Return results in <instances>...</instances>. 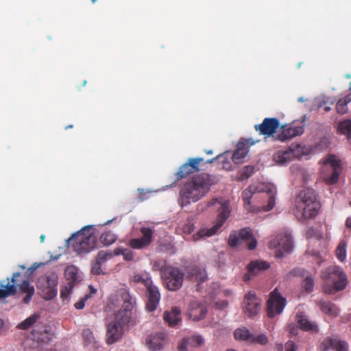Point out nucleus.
<instances>
[{
  "label": "nucleus",
  "mask_w": 351,
  "mask_h": 351,
  "mask_svg": "<svg viewBox=\"0 0 351 351\" xmlns=\"http://www.w3.org/2000/svg\"><path fill=\"white\" fill-rule=\"evenodd\" d=\"M268 342L267 337L264 334H261L257 337L254 336V340L252 343H257L261 345H265Z\"/></svg>",
  "instance_id": "obj_50"
},
{
  "label": "nucleus",
  "mask_w": 351,
  "mask_h": 351,
  "mask_svg": "<svg viewBox=\"0 0 351 351\" xmlns=\"http://www.w3.org/2000/svg\"><path fill=\"white\" fill-rule=\"evenodd\" d=\"M280 126L277 118H265L261 124L256 125L254 128L259 134L270 136L273 135Z\"/></svg>",
  "instance_id": "obj_15"
},
{
  "label": "nucleus",
  "mask_w": 351,
  "mask_h": 351,
  "mask_svg": "<svg viewBox=\"0 0 351 351\" xmlns=\"http://www.w3.org/2000/svg\"><path fill=\"white\" fill-rule=\"evenodd\" d=\"M101 265L102 264L101 263L95 260V261L93 263L91 272L95 275H99L102 274Z\"/></svg>",
  "instance_id": "obj_51"
},
{
  "label": "nucleus",
  "mask_w": 351,
  "mask_h": 351,
  "mask_svg": "<svg viewBox=\"0 0 351 351\" xmlns=\"http://www.w3.org/2000/svg\"><path fill=\"white\" fill-rule=\"evenodd\" d=\"M217 182L216 177L206 173L193 176L191 180L180 189L178 204L184 207L198 202L209 192L211 186Z\"/></svg>",
  "instance_id": "obj_2"
},
{
  "label": "nucleus",
  "mask_w": 351,
  "mask_h": 351,
  "mask_svg": "<svg viewBox=\"0 0 351 351\" xmlns=\"http://www.w3.org/2000/svg\"><path fill=\"white\" fill-rule=\"evenodd\" d=\"M234 335L236 339L245 341L248 343H252L254 340V335L245 327L237 328L234 331Z\"/></svg>",
  "instance_id": "obj_27"
},
{
  "label": "nucleus",
  "mask_w": 351,
  "mask_h": 351,
  "mask_svg": "<svg viewBox=\"0 0 351 351\" xmlns=\"http://www.w3.org/2000/svg\"><path fill=\"white\" fill-rule=\"evenodd\" d=\"M343 100L347 104L351 101V94L348 95L344 98L341 99Z\"/></svg>",
  "instance_id": "obj_60"
},
{
  "label": "nucleus",
  "mask_w": 351,
  "mask_h": 351,
  "mask_svg": "<svg viewBox=\"0 0 351 351\" xmlns=\"http://www.w3.org/2000/svg\"><path fill=\"white\" fill-rule=\"evenodd\" d=\"M298 351V346L293 341H288L283 345L281 343H276L275 344V351Z\"/></svg>",
  "instance_id": "obj_32"
},
{
  "label": "nucleus",
  "mask_w": 351,
  "mask_h": 351,
  "mask_svg": "<svg viewBox=\"0 0 351 351\" xmlns=\"http://www.w3.org/2000/svg\"><path fill=\"white\" fill-rule=\"evenodd\" d=\"M58 276L52 273L45 278L46 287L43 290V298L47 300H52L57 295Z\"/></svg>",
  "instance_id": "obj_18"
},
{
  "label": "nucleus",
  "mask_w": 351,
  "mask_h": 351,
  "mask_svg": "<svg viewBox=\"0 0 351 351\" xmlns=\"http://www.w3.org/2000/svg\"><path fill=\"white\" fill-rule=\"evenodd\" d=\"M83 339H84L85 343L88 344H91L95 341V337L93 336V332L90 329H85L82 332Z\"/></svg>",
  "instance_id": "obj_45"
},
{
  "label": "nucleus",
  "mask_w": 351,
  "mask_h": 351,
  "mask_svg": "<svg viewBox=\"0 0 351 351\" xmlns=\"http://www.w3.org/2000/svg\"><path fill=\"white\" fill-rule=\"evenodd\" d=\"M330 110H331V108H330V107H329V106H326V107L324 108V111H325V112H329Z\"/></svg>",
  "instance_id": "obj_64"
},
{
  "label": "nucleus",
  "mask_w": 351,
  "mask_h": 351,
  "mask_svg": "<svg viewBox=\"0 0 351 351\" xmlns=\"http://www.w3.org/2000/svg\"><path fill=\"white\" fill-rule=\"evenodd\" d=\"M255 142L251 139L240 141L237 146V149L232 156V159L235 164H241L248 153V148L253 145Z\"/></svg>",
  "instance_id": "obj_17"
},
{
  "label": "nucleus",
  "mask_w": 351,
  "mask_h": 351,
  "mask_svg": "<svg viewBox=\"0 0 351 351\" xmlns=\"http://www.w3.org/2000/svg\"><path fill=\"white\" fill-rule=\"evenodd\" d=\"M140 232L143 235L141 238L143 239L148 245H149L153 240V230L150 228L142 227L140 229Z\"/></svg>",
  "instance_id": "obj_36"
},
{
  "label": "nucleus",
  "mask_w": 351,
  "mask_h": 351,
  "mask_svg": "<svg viewBox=\"0 0 351 351\" xmlns=\"http://www.w3.org/2000/svg\"><path fill=\"white\" fill-rule=\"evenodd\" d=\"M334 350L336 351H348V344L345 341H337Z\"/></svg>",
  "instance_id": "obj_53"
},
{
  "label": "nucleus",
  "mask_w": 351,
  "mask_h": 351,
  "mask_svg": "<svg viewBox=\"0 0 351 351\" xmlns=\"http://www.w3.org/2000/svg\"><path fill=\"white\" fill-rule=\"evenodd\" d=\"M189 341L190 343H194L196 346H199L204 343V339L201 335L192 336L191 338H189Z\"/></svg>",
  "instance_id": "obj_52"
},
{
  "label": "nucleus",
  "mask_w": 351,
  "mask_h": 351,
  "mask_svg": "<svg viewBox=\"0 0 351 351\" xmlns=\"http://www.w3.org/2000/svg\"><path fill=\"white\" fill-rule=\"evenodd\" d=\"M221 168L223 169L229 171L232 169V165L231 162L228 160H222V166Z\"/></svg>",
  "instance_id": "obj_58"
},
{
  "label": "nucleus",
  "mask_w": 351,
  "mask_h": 351,
  "mask_svg": "<svg viewBox=\"0 0 351 351\" xmlns=\"http://www.w3.org/2000/svg\"><path fill=\"white\" fill-rule=\"evenodd\" d=\"M302 287L306 292H311L314 287V281L312 277L306 276L302 282Z\"/></svg>",
  "instance_id": "obj_42"
},
{
  "label": "nucleus",
  "mask_w": 351,
  "mask_h": 351,
  "mask_svg": "<svg viewBox=\"0 0 351 351\" xmlns=\"http://www.w3.org/2000/svg\"><path fill=\"white\" fill-rule=\"evenodd\" d=\"M69 242L77 254L88 253L97 243V236L92 226H86L69 239Z\"/></svg>",
  "instance_id": "obj_7"
},
{
  "label": "nucleus",
  "mask_w": 351,
  "mask_h": 351,
  "mask_svg": "<svg viewBox=\"0 0 351 351\" xmlns=\"http://www.w3.org/2000/svg\"><path fill=\"white\" fill-rule=\"evenodd\" d=\"M145 288L146 296L147 298L145 308L148 312H153L156 309L159 304L160 293L158 287L154 285L152 281L145 282Z\"/></svg>",
  "instance_id": "obj_12"
},
{
  "label": "nucleus",
  "mask_w": 351,
  "mask_h": 351,
  "mask_svg": "<svg viewBox=\"0 0 351 351\" xmlns=\"http://www.w3.org/2000/svg\"><path fill=\"white\" fill-rule=\"evenodd\" d=\"M319 306L322 311L328 315L335 317L339 313L338 308L329 301L320 300Z\"/></svg>",
  "instance_id": "obj_26"
},
{
  "label": "nucleus",
  "mask_w": 351,
  "mask_h": 351,
  "mask_svg": "<svg viewBox=\"0 0 351 351\" xmlns=\"http://www.w3.org/2000/svg\"><path fill=\"white\" fill-rule=\"evenodd\" d=\"M346 226L348 228H351V217H348L346 221Z\"/></svg>",
  "instance_id": "obj_61"
},
{
  "label": "nucleus",
  "mask_w": 351,
  "mask_h": 351,
  "mask_svg": "<svg viewBox=\"0 0 351 351\" xmlns=\"http://www.w3.org/2000/svg\"><path fill=\"white\" fill-rule=\"evenodd\" d=\"M241 241L239 234L237 232H232L228 238V245L235 247L240 245Z\"/></svg>",
  "instance_id": "obj_41"
},
{
  "label": "nucleus",
  "mask_w": 351,
  "mask_h": 351,
  "mask_svg": "<svg viewBox=\"0 0 351 351\" xmlns=\"http://www.w3.org/2000/svg\"><path fill=\"white\" fill-rule=\"evenodd\" d=\"M219 204V215L217 219L216 224L211 228H204L200 229L197 233L193 235L195 241L201 238L211 237L217 233L221 228L226 221L230 216V204L227 202H221L218 198H214L208 202H204L197 205V209L199 211H203L204 209L213 206L215 204Z\"/></svg>",
  "instance_id": "obj_4"
},
{
  "label": "nucleus",
  "mask_w": 351,
  "mask_h": 351,
  "mask_svg": "<svg viewBox=\"0 0 351 351\" xmlns=\"http://www.w3.org/2000/svg\"><path fill=\"white\" fill-rule=\"evenodd\" d=\"M40 351H56V350L54 349H52V348H45V349H42Z\"/></svg>",
  "instance_id": "obj_62"
},
{
  "label": "nucleus",
  "mask_w": 351,
  "mask_h": 351,
  "mask_svg": "<svg viewBox=\"0 0 351 351\" xmlns=\"http://www.w3.org/2000/svg\"><path fill=\"white\" fill-rule=\"evenodd\" d=\"M21 276L19 272L14 273L11 278L10 284V278H7V282L5 283L4 280L0 281V300L6 298L11 295H14L18 293L25 294L23 298L24 304H28L31 301L33 295H34L35 289L34 286L31 285L28 280H23L20 284H18L19 280L17 278Z\"/></svg>",
  "instance_id": "obj_5"
},
{
  "label": "nucleus",
  "mask_w": 351,
  "mask_h": 351,
  "mask_svg": "<svg viewBox=\"0 0 351 351\" xmlns=\"http://www.w3.org/2000/svg\"><path fill=\"white\" fill-rule=\"evenodd\" d=\"M112 256V252L101 250L98 252L96 260L103 264L106 260L111 258Z\"/></svg>",
  "instance_id": "obj_43"
},
{
  "label": "nucleus",
  "mask_w": 351,
  "mask_h": 351,
  "mask_svg": "<svg viewBox=\"0 0 351 351\" xmlns=\"http://www.w3.org/2000/svg\"><path fill=\"white\" fill-rule=\"evenodd\" d=\"M303 133V125H296L295 123H293L291 125H285L282 128V132L278 135V139L281 141H285L297 136H300Z\"/></svg>",
  "instance_id": "obj_19"
},
{
  "label": "nucleus",
  "mask_w": 351,
  "mask_h": 351,
  "mask_svg": "<svg viewBox=\"0 0 351 351\" xmlns=\"http://www.w3.org/2000/svg\"><path fill=\"white\" fill-rule=\"evenodd\" d=\"M166 336L163 332H158L149 335L146 338V344L152 351L160 350L166 343Z\"/></svg>",
  "instance_id": "obj_20"
},
{
  "label": "nucleus",
  "mask_w": 351,
  "mask_h": 351,
  "mask_svg": "<svg viewBox=\"0 0 351 351\" xmlns=\"http://www.w3.org/2000/svg\"><path fill=\"white\" fill-rule=\"evenodd\" d=\"M87 298H88V295H86L85 298H84L81 299L80 300H79L78 302H77L74 305L75 307L77 309H82L84 307L85 302L87 300Z\"/></svg>",
  "instance_id": "obj_57"
},
{
  "label": "nucleus",
  "mask_w": 351,
  "mask_h": 351,
  "mask_svg": "<svg viewBox=\"0 0 351 351\" xmlns=\"http://www.w3.org/2000/svg\"><path fill=\"white\" fill-rule=\"evenodd\" d=\"M341 169H332V173L331 176L326 179V182L328 184H333L337 182L339 179V175Z\"/></svg>",
  "instance_id": "obj_44"
},
{
  "label": "nucleus",
  "mask_w": 351,
  "mask_h": 351,
  "mask_svg": "<svg viewBox=\"0 0 351 351\" xmlns=\"http://www.w3.org/2000/svg\"><path fill=\"white\" fill-rule=\"evenodd\" d=\"M320 207L315 191L312 189H306L297 195L293 212L299 221H304L315 218Z\"/></svg>",
  "instance_id": "obj_3"
},
{
  "label": "nucleus",
  "mask_w": 351,
  "mask_h": 351,
  "mask_svg": "<svg viewBox=\"0 0 351 351\" xmlns=\"http://www.w3.org/2000/svg\"><path fill=\"white\" fill-rule=\"evenodd\" d=\"M207 311L204 304L194 300L189 304L187 315L189 319L193 321H199L205 317Z\"/></svg>",
  "instance_id": "obj_16"
},
{
  "label": "nucleus",
  "mask_w": 351,
  "mask_h": 351,
  "mask_svg": "<svg viewBox=\"0 0 351 351\" xmlns=\"http://www.w3.org/2000/svg\"><path fill=\"white\" fill-rule=\"evenodd\" d=\"M269 267L267 261H252L247 266L248 272L252 274H257L260 271H265Z\"/></svg>",
  "instance_id": "obj_25"
},
{
  "label": "nucleus",
  "mask_w": 351,
  "mask_h": 351,
  "mask_svg": "<svg viewBox=\"0 0 351 351\" xmlns=\"http://www.w3.org/2000/svg\"><path fill=\"white\" fill-rule=\"evenodd\" d=\"M268 247L270 249L277 250L276 252L277 257H282L284 253H289L292 250L293 241L291 235L286 232L279 233L269 241Z\"/></svg>",
  "instance_id": "obj_9"
},
{
  "label": "nucleus",
  "mask_w": 351,
  "mask_h": 351,
  "mask_svg": "<svg viewBox=\"0 0 351 351\" xmlns=\"http://www.w3.org/2000/svg\"><path fill=\"white\" fill-rule=\"evenodd\" d=\"M223 158V154H219V155H218V156H217V157H215V158H212V159L208 160H207V162H208V163H212V162H213V161H215V160H219V159Z\"/></svg>",
  "instance_id": "obj_59"
},
{
  "label": "nucleus",
  "mask_w": 351,
  "mask_h": 351,
  "mask_svg": "<svg viewBox=\"0 0 351 351\" xmlns=\"http://www.w3.org/2000/svg\"><path fill=\"white\" fill-rule=\"evenodd\" d=\"M295 319L302 330L312 333H317L319 332L317 324L309 320L302 313H298Z\"/></svg>",
  "instance_id": "obj_21"
},
{
  "label": "nucleus",
  "mask_w": 351,
  "mask_h": 351,
  "mask_svg": "<svg viewBox=\"0 0 351 351\" xmlns=\"http://www.w3.org/2000/svg\"><path fill=\"white\" fill-rule=\"evenodd\" d=\"M171 265H168L167 261L163 259L155 261L152 263V270L155 271H160V277L163 276V272L166 271L168 267Z\"/></svg>",
  "instance_id": "obj_33"
},
{
  "label": "nucleus",
  "mask_w": 351,
  "mask_h": 351,
  "mask_svg": "<svg viewBox=\"0 0 351 351\" xmlns=\"http://www.w3.org/2000/svg\"><path fill=\"white\" fill-rule=\"evenodd\" d=\"M131 281L134 282H141L145 287V282H148V281H152L150 277L146 276L144 278L141 274H135L131 278Z\"/></svg>",
  "instance_id": "obj_47"
},
{
  "label": "nucleus",
  "mask_w": 351,
  "mask_h": 351,
  "mask_svg": "<svg viewBox=\"0 0 351 351\" xmlns=\"http://www.w3.org/2000/svg\"><path fill=\"white\" fill-rule=\"evenodd\" d=\"M77 269L74 266L67 267L65 269V276L67 279L74 282L77 280Z\"/></svg>",
  "instance_id": "obj_40"
},
{
  "label": "nucleus",
  "mask_w": 351,
  "mask_h": 351,
  "mask_svg": "<svg viewBox=\"0 0 351 351\" xmlns=\"http://www.w3.org/2000/svg\"><path fill=\"white\" fill-rule=\"evenodd\" d=\"M347 104L341 99H339L336 105V110L337 113L343 114L347 112L348 108Z\"/></svg>",
  "instance_id": "obj_48"
},
{
  "label": "nucleus",
  "mask_w": 351,
  "mask_h": 351,
  "mask_svg": "<svg viewBox=\"0 0 351 351\" xmlns=\"http://www.w3.org/2000/svg\"><path fill=\"white\" fill-rule=\"evenodd\" d=\"M121 302H123L122 308L115 314L114 319L108 324L106 342L110 345L119 341L122 337L123 327L130 322L135 299L131 296L127 289L121 288L110 296L107 307L112 309L118 306Z\"/></svg>",
  "instance_id": "obj_1"
},
{
  "label": "nucleus",
  "mask_w": 351,
  "mask_h": 351,
  "mask_svg": "<svg viewBox=\"0 0 351 351\" xmlns=\"http://www.w3.org/2000/svg\"><path fill=\"white\" fill-rule=\"evenodd\" d=\"M254 171V167L252 166H246L243 168L241 173V177L242 179H247L250 177Z\"/></svg>",
  "instance_id": "obj_49"
},
{
  "label": "nucleus",
  "mask_w": 351,
  "mask_h": 351,
  "mask_svg": "<svg viewBox=\"0 0 351 351\" xmlns=\"http://www.w3.org/2000/svg\"><path fill=\"white\" fill-rule=\"evenodd\" d=\"M293 156L292 152L288 151H278L274 155V160L280 165H285L291 160Z\"/></svg>",
  "instance_id": "obj_28"
},
{
  "label": "nucleus",
  "mask_w": 351,
  "mask_h": 351,
  "mask_svg": "<svg viewBox=\"0 0 351 351\" xmlns=\"http://www.w3.org/2000/svg\"><path fill=\"white\" fill-rule=\"evenodd\" d=\"M39 318L40 315L38 314L34 313L21 322L17 326V328L21 330H27L31 327H34L31 332L33 341L37 342H47L50 340L51 334L45 324L40 322L37 323Z\"/></svg>",
  "instance_id": "obj_8"
},
{
  "label": "nucleus",
  "mask_w": 351,
  "mask_h": 351,
  "mask_svg": "<svg viewBox=\"0 0 351 351\" xmlns=\"http://www.w3.org/2000/svg\"><path fill=\"white\" fill-rule=\"evenodd\" d=\"M337 339L330 337L325 338L320 344V350L322 351H327L328 350H334Z\"/></svg>",
  "instance_id": "obj_37"
},
{
  "label": "nucleus",
  "mask_w": 351,
  "mask_h": 351,
  "mask_svg": "<svg viewBox=\"0 0 351 351\" xmlns=\"http://www.w3.org/2000/svg\"><path fill=\"white\" fill-rule=\"evenodd\" d=\"M324 280L322 289L327 294H334L343 290L347 284L346 274L338 266H330L322 272Z\"/></svg>",
  "instance_id": "obj_6"
},
{
  "label": "nucleus",
  "mask_w": 351,
  "mask_h": 351,
  "mask_svg": "<svg viewBox=\"0 0 351 351\" xmlns=\"http://www.w3.org/2000/svg\"><path fill=\"white\" fill-rule=\"evenodd\" d=\"M325 162L329 164L332 169H341V160L335 155H329Z\"/></svg>",
  "instance_id": "obj_38"
},
{
  "label": "nucleus",
  "mask_w": 351,
  "mask_h": 351,
  "mask_svg": "<svg viewBox=\"0 0 351 351\" xmlns=\"http://www.w3.org/2000/svg\"><path fill=\"white\" fill-rule=\"evenodd\" d=\"M161 278L165 280L169 290L177 291L182 285L184 273L178 267L171 265L163 272V276Z\"/></svg>",
  "instance_id": "obj_10"
},
{
  "label": "nucleus",
  "mask_w": 351,
  "mask_h": 351,
  "mask_svg": "<svg viewBox=\"0 0 351 351\" xmlns=\"http://www.w3.org/2000/svg\"><path fill=\"white\" fill-rule=\"evenodd\" d=\"M243 308L245 313L249 317L258 314L261 309V300L254 291H250L244 296Z\"/></svg>",
  "instance_id": "obj_13"
},
{
  "label": "nucleus",
  "mask_w": 351,
  "mask_h": 351,
  "mask_svg": "<svg viewBox=\"0 0 351 351\" xmlns=\"http://www.w3.org/2000/svg\"><path fill=\"white\" fill-rule=\"evenodd\" d=\"M241 240L249 241L247 247L250 250H254L257 246V241L254 237L252 230L250 228H244L241 229L239 232Z\"/></svg>",
  "instance_id": "obj_24"
},
{
  "label": "nucleus",
  "mask_w": 351,
  "mask_h": 351,
  "mask_svg": "<svg viewBox=\"0 0 351 351\" xmlns=\"http://www.w3.org/2000/svg\"><path fill=\"white\" fill-rule=\"evenodd\" d=\"M286 305V299L282 297L280 293L275 289L270 293L269 299L267 301V315L272 318L280 314Z\"/></svg>",
  "instance_id": "obj_11"
},
{
  "label": "nucleus",
  "mask_w": 351,
  "mask_h": 351,
  "mask_svg": "<svg viewBox=\"0 0 351 351\" xmlns=\"http://www.w3.org/2000/svg\"><path fill=\"white\" fill-rule=\"evenodd\" d=\"M262 189H259V187L255 186H250L247 189L243 191L242 196L245 206H250V199L252 197L253 193H254L256 191H261Z\"/></svg>",
  "instance_id": "obj_31"
},
{
  "label": "nucleus",
  "mask_w": 351,
  "mask_h": 351,
  "mask_svg": "<svg viewBox=\"0 0 351 351\" xmlns=\"http://www.w3.org/2000/svg\"><path fill=\"white\" fill-rule=\"evenodd\" d=\"M190 343L189 339H184L178 345L179 351H186V346Z\"/></svg>",
  "instance_id": "obj_55"
},
{
  "label": "nucleus",
  "mask_w": 351,
  "mask_h": 351,
  "mask_svg": "<svg viewBox=\"0 0 351 351\" xmlns=\"http://www.w3.org/2000/svg\"><path fill=\"white\" fill-rule=\"evenodd\" d=\"M194 221L191 218H188L183 225L182 230L185 234H191V232L194 230Z\"/></svg>",
  "instance_id": "obj_46"
},
{
  "label": "nucleus",
  "mask_w": 351,
  "mask_h": 351,
  "mask_svg": "<svg viewBox=\"0 0 351 351\" xmlns=\"http://www.w3.org/2000/svg\"><path fill=\"white\" fill-rule=\"evenodd\" d=\"M45 236L44 234H42L40 237V242L43 243L45 241Z\"/></svg>",
  "instance_id": "obj_63"
},
{
  "label": "nucleus",
  "mask_w": 351,
  "mask_h": 351,
  "mask_svg": "<svg viewBox=\"0 0 351 351\" xmlns=\"http://www.w3.org/2000/svg\"><path fill=\"white\" fill-rule=\"evenodd\" d=\"M276 191L275 189H269L268 191L265 194L267 198V204L262 206V210L264 211L271 210L275 206L276 204Z\"/></svg>",
  "instance_id": "obj_29"
},
{
  "label": "nucleus",
  "mask_w": 351,
  "mask_h": 351,
  "mask_svg": "<svg viewBox=\"0 0 351 351\" xmlns=\"http://www.w3.org/2000/svg\"><path fill=\"white\" fill-rule=\"evenodd\" d=\"M122 254L126 261H131L133 258V254L129 250H127V249L123 250L122 251Z\"/></svg>",
  "instance_id": "obj_56"
},
{
  "label": "nucleus",
  "mask_w": 351,
  "mask_h": 351,
  "mask_svg": "<svg viewBox=\"0 0 351 351\" xmlns=\"http://www.w3.org/2000/svg\"><path fill=\"white\" fill-rule=\"evenodd\" d=\"M338 131L340 134L346 136L348 140L351 139V120L346 119L341 121L338 125Z\"/></svg>",
  "instance_id": "obj_30"
},
{
  "label": "nucleus",
  "mask_w": 351,
  "mask_h": 351,
  "mask_svg": "<svg viewBox=\"0 0 351 351\" xmlns=\"http://www.w3.org/2000/svg\"><path fill=\"white\" fill-rule=\"evenodd\" d=\"M186 275V277L190 278L191 280L197 282L198 287L200 286L201 283L207 280V274L205 269L199 266H194L189 268Z\"/></svg>",
  "instance_id": "obj_22"
},
{
  "label": "nucleus",
  "mask_w": 351,
  "mask_h": 351,
  "mask_svg": "<svg viewBox=\"0 0 351 351\" xmlns=\"http://www.w3.org/2000/svg\"><path fill=\"white\" fill-rule=\"evenodd\" d=\"M203 161L202 158H192L180 167L176 173V180L186 178L190 174L199 171V165Z\"/></svg>",
  "instance_id": "obj_14"
},
{
  "label": "nucleus",
  "mask_w": 351,
  "mask_h": 351,
  "mask_svg": "<svg viewBox=\"0 0 351 351\" xmlns=\"http://www.w3.org/2000/svg\"><path fill=\"white\" fill-rule=\"evenodd\" d=\"M336 256L337 259L343 262L346 258V243L345 241H341L337 249H336Z\"/></svg>",
  "instance_id": "obj_35"
},
{
  "label": "nucleus",
  "mask_w": 351,
  "mask_h": 351,
  "mask_svg": "<svg viewBox=\"0 0 351 351\" xmlns=\"http://www.w3.org/2000/svg\"><path fill=\"white\" fill-rule=\"evenodd\" d=\"M72 287H73V285H71V283H69V287H64L63 289H62V290L60 291L61 298H62L63 300H65L66 298H67L71 293Z\"/></svg>",
  "instance_id": "obj_54"
},
{
  "label": "nucleus",
  "mask_w": 351,
  "mask_h": 351,
  "mask_svg": "<svg viewBox=\"0 0 351 351\" xmlns=\"http://www.w3.org/2000/svg\"><path fill=\"white\" fill-rule=\"evenodd\" d=\"M117 237L111 231H106L100 236V241L104 245H110L114 243Z\"/></svg>",
  "instance_id": "obj_34"
},
{
  "label": "nucleus",
  "mask_w": 351,
  "mask_h": 351,
  "mask_svg": "<svg viewBox=\"0 0 351 351\" xmlns=\"http://www.w3.org/2000/svg\"><path fill=\"white\" fill-rule=\"evenodd\" d=\"M129 245L133 249H143L148 246L147 243L141 238L132 239L129 242Z\"/></svg>",
  "instance_id": "obj_39"
},
{
  "label": "nucleus",
  "mask_w": 351,
  "mask_h": 351,
  "mask_svg": "<svg viewBox=\"0 0 351 351\" xmlns=\"http://www.w3.org/2000/svg\"><path fill=\"white\" fill-rule=\"evenodd\" d=\"M163 319L171 327L178 326L181 322V310L179 307L174 306L170 311H166L163 315Z\"/></svg>",
  "instance_id": "obj_23"
}]
</instances>
